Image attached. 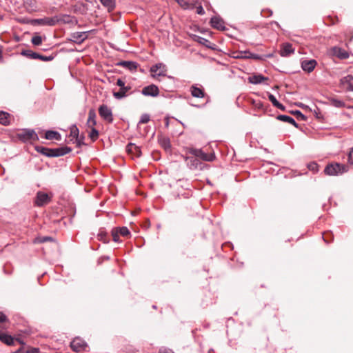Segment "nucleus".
Listing matches in <instances>:
<instances>
[{
	"mask_svg": "<svg viewBox=\"0 0 353 353\" xmlns=\"http://www.w3.org/2000/svg\"><path fill=\"white\" fill-rule=\"evenodd\" d=\"M83 139H84V136H83V135L78 136V139H76V141H77L78 145H81V144H83Z\"/></svg>",
	"mask_w": 353,
	"mask_h": 353,
	"instance_id": "obj_51",
	"label": "nucleus"
},
{
	"mask_svg": "<svg viewBox=\"0 0 353 353\" xmlns=\"http://www.w3.org/2000/svg\"><path fill=\"white\" fill-rule=\"evenodd\" d=\"M277 119L279 121H283V122L289 123L293 125L294 126H295L296 128H298V124L296 123L295 120L292 117H291L288 115H284V114L279 115L277 117Z\"/></svg>",
	"mask_w": 353,
	"mask_h": 353,
	"instance_id": "obj_28",
	"label": "nucleus"
},
{
	"mask_svg": "<svg viewBox=\"0 0 353 353\" xmlns=\"http://www.w3.org/2000/svg\"><path fill=\"white\" fill-rule=\"evenodd\" d=\"M268 79V77H265L262 74H254L248 78V81L252 84H259Z\"/></svg>",
	"mask_w": 353,
	"mask_h": 353,
	"instance_id": "obj_25",
	"label": "nucleus"
},
{
	"mask_svg": "<svg viewBox=\"0 0 353 353\" xmlns=\"http://www.w3.org/2000/svg\"><path fill=\"white\" fill-rule=\"evenodd\" d=\"M15 341L18 342L19 343L21 344L22 345H25V343L20 339H14V342Z\"/></svg>",
	"mask_w": 353,
	"mask_h": 353,
	"instance_id": "obj_57",
	"label": "nucleus"
},
{
	"mask_svg": "<svg viewBox=\"0 0 353 353\" xmlns=\"http://www.w3.org/2000/svg\"><path fill=\"white\" fill-rule=\"evenodd\" d=\"M99 116L102 119L106 121L108 123H112L114 121L112 111L110 108H109L105 104H102L99 106Z\"/></svg>",
	"mask_w": 353,
	"mask_h": 353,
	"instance_id": "obj_5",
	"label": "nucleus"
},
{
	"mask_svg": "<svg viewBox=\"0 0 353 353\" xmlns=\"http://www.w3.org/2000/svg\"><path fill=\"white\" fill-rule=\"evenodd\" d=\"M347 171L348 167L346 165L338 163L328 164L324 170L325 174L329 176L342 174Z\"/></svg>",
	"mask_w": 353,
	"mask_h": 353,
	"instance_id": "obj_2",
	"label": "nucleus"
},
{
	"mask_svg": "<svg viewBox=\"0 0 353 353\" xmlns=\"http://www.w3.org/2000/svg\"><path fill=\"white\" fill-rule=\"evenodd\" d=\"M8 321V318L2 312H0V323H4Z\"/></svg>",
	"mask_w": 353,
	"mask_h": 353,
	"instance_id": "obj_49",
	"label": "nucleus"
},
{
	"mask_svg": "<svg viewBox=\"0 0 353 353\" xmlns=\"http://www.w3.org/2000/svg\"><path fill=\"white\" fill-rule=\"evenodd\" d=\"M294 52V48L290 43H284L281 46L280 55L281 57H289Z\"/></svg>",
	"mask_w": 353,
	"mask_h": 353,
	"instance_id": "obj_18",
	"label": "nucleus"
},
{
	"mask_svg": "<svg viewBox=\"0 0 353 353\" xmlns=\"http://www.w3.org/2000/svg\"><path fill=\"white\" fill-rule=\"evenodd\" d=\"M347 161L350 164L353 165V147L348 152Z\"/></svg>",
	"mask_w": 353,
	"mask_h": 353,
	"instance_id": "obj_45",
	"label": "nucleus"
},
{
	"mask_svg": "<svg viewBox=\"0 0 353 353\" xmlns=\"http://www.w3.org/2000/svg\"><path fill=\"white\" fill-rule=\"evenodd\" d=\"M316 64L317 62L314 59L303 60L301 62V68L303 70L310 73L314 70Z\"/></svg>",
	"mask_w": 353,
	"mask_h": 353,
	"instance_id": "obj_19",
	"label": "nucleus"
},
{
	"mask_svg": "<svg viewBox=\"0 0 353 353\" xmlns=\"http://www.w3.org/2000/svg\"><path fill=\"white\" fill-rule=\"evenodd\" d=\"M176 1L183 9H194L193 3H189L187 0H176Z\"/></svg>",
	"mask_w": 353,
	"mask_h": 353,
	"instance_id": "obj_33",
	"label": "nucleus"
},
{
	"mask_svg": "<svg viewBox=\"0 0 353 353\" xmlns=\"http://www.w3.org/2000/svg\"><path fill=\"white\" fill-rule=\"evenodd\" d=\"M168 125H169V121H168V119H166L165 125L168 127Z\"/></svg>",
	"mask_w": 353,
	"mask_h": 353,
	"instance_id": "obj_59",
	"label": "nucleus"
},
{
	"mask_svg": "<svg viewBox=\"0 0 353 353\" xmlns=\"http://www.w3.org/2000/svg\"><path fill=\"white\" fill-rule=\"evenodd\" d=\"M32 43L34 46H39L42 43V38L41 36L35 35L31 39Z\"/></svg>",
	"mask_w": 353,
	"mask_h": 353,
	"instance_id": "obj_41",
	"label": "nucleus"
},
{
	"mask_svg": "<svg viewBox=\"0 0 353 353\" xmlns=\"http://www.w3.org/2000/svg\"><path fill=\"white\" fill-rule=\"evenodd\" d=\"M79 135V131L78 128L76 125H72L70 128V136L74 138L75 139H78V136Z\"/></svg>",
	"mask_w": 353,
	"mask_h": 353,
	"instance_id": "obj_39",
	"label": "nucleus"
},
{
	"mask_svg": "<svg viewBox=\"0 0 353 353\" xmlns=\"http://www.w3.org/2000/svg\"><path fill=\"white\" fill-rule=\"evenodd\" d=\"M97 239L104 243H108L110 241L107 232L103 228L99 230Z\"/></svg>",
	"mask_w": 353,
	"mask_h": 353,
	"instance_id": "obj_31",
	"label": "nucleus"
},
{
	"mask_svg": "<svg viewBox=\"0 0 353 353\" xmlns=\"http://www.w3.org/2000/svg\"><path fill=\"white\" fill-rule=\"evenodd\" d=\"M329 234H330L329 233H327V234H323V239L325 241V242H326L327 243H330L332 241V240H328L327 239V237L325 236V235H329Z\"/></svg>",
	"mask_w": 353,
	"mask_h": 353,
	"instance_id": "obj_55",
	"label": "nucleus"
},
{
	"mask_svg": "<svg viewBox=\"0 0 353 353\" xmlns=\"http://www.w3.org/2000/svg\"><path fill=\"white\" fill-rule=\"evenodd\" d=\"M12 353H25L23 347H21L17 350H16Z\"/></svg>",
	"mask_w": 353,
	"mask_h": 353,
	"instance_id": "obj_56",
	"label": "nucleus"
},
{
	"mask_svg": "<svg viewBox=\"0 0 353 353\" xmlns=\"http://www.w3.org/2000/svg\"><path fill=\"white\" fill-rule=\"evenodd\" d=\"M194 40L196 41H197L198 43H199L200 44H202V45L206 46L207 48H212V47L210 46L211 42L207 39H205V38L199 37V36H196V38Z\"/></svg>",
	"mask_w": 353,
	"mask_h": 353,
	"instance_id": "obj_34",
	"label": "nucleus"
},
{
	"mask_svg": "<svg viewBox=\"0 0 353 353\" xmlns=\"http://www.w3.org/2000/svg\"><path fill=\"white\" fill-rule=\"evenodd\" d=\"M141 94L147 97H156L159 94V90L156 85L151 84L144 87L141 90Z\"/></svg>",
	"mask_w": 353,
	"mask_h": 353,
	"instance_id": "obj_13",
	"label": "nucleus"
},
{
	"mask_svg": "<svg viewBox=\"0 0 353 353\" xmlns=\"http://www.w3.org/2000/svg\"><path fill=\"white\" fill-rule=\"evenodd\" d=\"M150 71L152 77L156 78V77L165 76L167 69L163 63H159L152 65Z\"/></svg>",
	"mask_w": 353,
	"mask_h": 353,
	"instance_id": "obj_11",
	"label": "nucleus"
},
{
	"mask_svg": "<svg viewBox=\"0 0 353 353\" xmlns=\"http://www.w3.org/2000/svg\"><path fill=\"white\" fill-rule=\"evenodd\" d=\"M44 137L48 140L55 139L57 141L61 140V134L58 132L53 130L46 131Z\"/></svg>",
	"mask_w": 353,
	"mask_h": 353,
	"instance_id": "obj_27",
	"label": "nucleus"
},
{
	"mask_svg": "<svg viewBox=\"0 0 353 353\" xmlns=\"http://www.w3.org/2000/svg\"><path fill=\"white\" fill-rule=\"evenodd\" d=\"M185 161L191 170H203L204 167V164L194 155L186 157L185 158Z\"/></svg>",
	"mask_w": 353,
	"mask_h": 353,
	"instance_id": "obj_7",
	"label": "nucleus"
},
{
	"mask_svg": "<svg viewBox=\"0 0 353 353\" xmlns=\"http://www.w3.org/2000/svg\"><path fill=\"white\" fill-rule=\"evenodd\" d=\"M19 139L23 142L30 140L37 141L39 137L33 130L26 129L17 134Z\"/></svg>",
	"mask_w": 353,
	"mask_h": 353,
	"instance_id": "obj_8",
	"label": "nucleus"
},
{
	"mask_svg": "<svg viewBox=\"0 0 353 353\" xmlns=\"http://www.w3.org/2000/svg\"><path fill=\"white\" fill-rule=\"evenodd\" d=\"M116 84L120 87V89L117 92H113V97L119 100L126 97L128 92L131 90V86L125 85V82L121 79H118Z\"/></svg>",
	"mask_w": 353,
	"mask_h": 353,
	"instance_id": "obj_4",
	"label": "nucleus"
},
{
	"mask_svg": "<svg viewBox=\"0 0 353 353\" xmlns=\"http://www.w3.org/2000/svg\"><path fill=\"white\" fill-rule=\"evenodd\" d=\"M52 197V194H48L46 192L39 191L37 193L34 203L39 207L46 205L51 201Z\"/></svg>",
	"mask_w": 353,
	"mask_h": 353,
	"instance_id": "obj_6",
	"label": "nucleus"
},
{
	"mask_svg": "<svg viewBox=\"0 0 353 353\" xmlns=\"http://www.w3.org/2000/svg\"><path fill=\"white\" fill-rule=\"evenodd\" d=\"M330 101L331 105L336 108H343L345 106V103L344 101L337 99L332 98L330 100Z\"/></svg>",
	"mask_w": 353,
	"mask_h": 353,
	"instance_id": "obj_37",
	"label": "nucleus"
},
{
	"mask_svg": "<svg viewBox=\"0 0 353 353\" xmlns=\"http://www.w3.org/2000/svg\"><path fill=\"white\" fill-rule=\"evenodd\" d=\"M10 115L9 113L1 111L0 112V124L3 125H8L10 124Z\"/></svg>",
	"mask_w": 353,
	"mask_h": 353,
	"instance_id": "obj_30",
	"label": "nucleus"
},
{
	"mask_svg": "<svg viewBox=\"0 0 353 353\" xmlns=\"http://www.w3.org/2000/svg\"><path fill=\"white\" fill-rule=\"evenodd\" d=\"M2 60V50L0 49V61Z\"/></svg>",
	"mask_w": 353,
	"mask_h": 353,
	"instance_id": "obj_58",
	"label": "nucleus"
},
{
	"mask_svg": "<svg viewBox=\"0 0 353 353\" xmlns=\"http://www.w3.org/2000/svg\"><path fill=\"white\" fill-rule=\"evenodd\" d=\"M308 168L310 170H312L314 172H316L318 170V164L316 163H312L308 165Z\"/></svg>",
	"mask_w": 353,
	"mask_h": 353,
	"instance_id": "obj_48",
	"label": "nucleus"
},
{
	"mask_svg": "<svg viewBox=\"0 0 353 353\" xmlns=\"http://www.w3.org/2000/svg\"><path fill=\"white\" fill-rule=\"evenodd\" d=\"M21 54L32 59H39L43 61H52L54 59V57L52 56H44L30 50L22 51Z\"/></svg>",
	"mask_w": 353,
	"mask_h": 353,
	"instance_id": "obj_9",
	"label": "nucleus"
},
{
	"mask_svg": "<svg viewBox=\"0 0 353 353\" xmlns=\"http://www.w3.org/2000/svg\"><path fill=\"white\" fill-rule=\"evenodd\" d=\"M334 52L336 56L340 59H347L349 57L348 52L341 48H335Z\"/></svg>",
	"mask_w": 353,
	"mask_h": 353,
	"instance_id": "obj_35",
	"label": "nucleus"
},
{
	"mask_svg": "<svg viewBox=\"0 0 353 353\" xmlns=\"http://www.w3.org/2000/svg\"><path fill=\"white\" fill-rule=\"evenodd\" d=\"M56 20L52 17H44L42 19H35L31 21L32 25L54 26L56 25Z\"/></svg>",
	"mask_w": 353,
	"mask_h": 353,
	"instance_id": "obj_14",
	"label": "nucleus"
},
{
	"mask_svg": "<svg viewBox=\"0 0 353 353\" xmlns=\"http://www.w3.org/2000/svg\"><path fill=\"white\" fill-rule=\"evenodd\" d=\"M86 33V32H74L71 34L69 40L74 43L81 44L87 39Z\"/></svg>",
	"mask_w": 353,
	"mask_h": 353,
	"instance_id": "obj_16",
	"label": "nucleus"
},
{
	"mask_svg": "<svg viewBox=\"0 0 353 353\" xmlns=\"http://www.w3.org/2000/svg\"><path fill=\"white\" fill-rule=\"evenodd\" d=\"M105 259L106 260H109V259H110V257H109V256H106V257H105Z\"/></svg>",
	"mask_w": 353,
	"mask_h": 353,
	"instance_id": "obj_60",
	"label": "nucleus"
},
{
	"mask_svg": "<svg viewBox=\"0 0 353 353\" xmlns=\"http://www.w3.org/2000/svg\"><path fill=\"white\" fill-rule=\"evenodd\" d=\"M244 54H248V55L245 54L244 57L250 58V59H256V60H261L262 59L260 55L251 53L249 51H244Z\"/></svg>",
	"mask_w": 353,
	"mask_h": 353,
	"instance_id": "obj_42",
	"label": "nucleus"
},
{
	"mask_svg": "<svg viewBox=\"0 0 353 353\" xmlns=\"http://www.w3.org/2000/svg\"><path fill=\"white\" fill-rule=\"evenodd\" d=\"M117 65L122 66L130 71H135L138 67V63L130 61H121L117 63Z\"/></svg>",
	"mask_w": 353,
	"mask_h": 353,
	"instance_id": "obj_22",
	"label": "nucleus"
},
{
	"mask_svg": "<svg viewBox=\"0 0 353 353\" xmlns=\"http://www.w3.org/2000/svg\"><path fill=\"white\" fill-rule=\"evenodd\" d=\"M245 55V54H244V52H239V54L235 56L234 57L235 58H245L244 56ZM246 55H248V54H246Z\"/></svg>",
	"mask_w": 353,
	"mask_h": 353,
	"instance_id": "obj_53",
	"label": "nucleus"
},
{
	"mask_svg": "<svg viewBox=\"0 0 353 353\" xmlns=\"http://www.w3.org/2000/svg\"><path fill=\"white\" fill-rule=\"evenodd\" d=\"M341 83L346 86L348 91H353V76L348 74L341 79Z\"/></svg>",
	"mask_w": 353,
	"mask_h": 353,
	"instance_id": "obj_24",
	"label": "nucleus"
},
{
	"mask_svg": "<svg viewBox=\"0 0 353 353\" xmlns=\"http://www.w3.org/2000/svg\"><path fill=\"white\" fill-rule=\"evenodd\" d=\"M126 151L128 154L132 155V157H139L141 155V151L139 146L134 143H129L126 146Z\"/></svg>",
	"mask_w": 353,
	"mask_h": 353,
	"instance_id": "obj_20",
	"label": "nucleus"
},
{
	"mask_svg": "<svg viewBox=\"0 0 353 353\" xmlns=\"http://www.w3.org/2000/svg\"><path fill=\"white\" fill-rule=\"evenodd\" d=\"M54 19L57 21L56 25L60 23L72 24L77 23V20L74 17L65 14L54 16Z\"/></svg>",
	"mask_w": 353,
	"mask_h": 353,
	"instance_id": "obj_10",
	"label": "nucleus"
},
{
	"mask_svg": "<svg viewBox=\"0 0 353 353\" xmlns=\"http://www.w3.org/2000/svg\"><path fill=\"white\" fill-rule=\"evenodd\" d=\"M53 241V239L50 236H43L42 238H39L38 239V242L39 243H45V242H47V241Z\"/></svg>",
	"mask_w": 353,
	"mask_h": 353,
	"instance_id": "obj_46",
	"label": "nucleus"
},
{
	"mask_svg": "<svg viewBox=\"0 0 353 353\" xmlns=\"http://www.w3.org/2000/svg\"><path fill=\"white\" fill-rule=\"evenodd\" d=\"M87 344L84 340L81 338L77 337L70 343V347L74 352H79L85 350Z\"/></svg>",
	"mask_w": 353,
	"mask_h": 353,
	"instance_id": "obj_12",
	"label": "nucleus"
},
{
	"mask_svg": "<svg viewBox=\"0 0 353 353\" xmlns=\"http://www.w3.org/2000/svg\"><path fill=\"white\" fill-rule=\"evenodd\" d=\"M101 3L105 7L109 12L114 10L116 6L115 0H99Z\"/></svg>",
	"mask_w": 353,
	"mask_h": 353,
	"instance_id": "obj_29",
	"label": "nucleus"
},
{
	"mask_svg": "<svg viewBox=\"0 0 353 353\" xmlns=\"http://www.w3.org/2000/svg\"><path fill=\"white\" fill-rule=\"evenodd\" d=\"M119 234L123 237L130 236V232L127 227H116L114 228Z\"/></svg>",
	"mask_w": 353,
	"mask_h": 353,
	"instance_id": "obj_36",
	"label": "nucleus"
},
{
	"mask_svg": "<svg viewBox=\"0 0 353 353\" xmlns=\"http://www.w3.org/2000/svg\"><path fill=\"white\" fill-rule=\"evenodd\" d=\"M158 142L159 145L166 151H170L171 144L170 140L168 137L160 136L158 137Z\"/></svg>",
	"mask_w": 353,
	"mask_h": 353,
	"instance_id": "obj_23",
	"label": "nucleus"
},
{
	"mask_svg": "<svg viewBox=\"0 0 353 353\" xmlns=\"http://www.w3.org/2000/svg\"><path fill=\"white\" fill-rule=\"evenodd\" d=\"M150 117L149 114H143L141 116V119H140L139 123H147L150 121Z\"/></svg>",
	"mask_w": 353,
	"mask_h": 353,
	"instance_id": "obj_44",
	"label": "nucleus"
},
{
	"mask_svg": "<svg viewBox=\"0 0 353 353\" xmlns=\"http://www.w3.org/2000/svg\"><path fill=\"white\" fill-rule=\"evenodd\" d=\"M294 114L299 116L302 120L306 119V117L303 114H302L299 110H296L294 112Z\"/></svg>",
	"mask_w": 353,
	"mask_h": 353,
	"instance_id": "obj_52",
	"label": "nucleus"
},
{
	"mask_svg": "<svg viewBox=\"0 0 353 353\" xmlns=\"http://www.w3.org/2000/svg\"><path fill=\"white\" fill-rule=\"evenodd\" d=\"M34 149L37 152L48 157H61L72 151V149L67 146L58 148H48L43 146L36 145L34 146Z\"/></svg>",
	"mask_w": 353,
	"mask_h": 353,
	"instance_id": "obj_1",
	"label": "nucleus"
},
{
	"mask_svg": "<svg viewBox=\"0 0 353 353\" xmlns=\"http://www.w3.org/2000/svg\"><path fill=\"white\" fill-rule=\"evenodd\" d=\"M268 99L272 102V105L274 107H276L280 110H283L285 109L284 105L283 104L280 103L272 94H268Z\"/></svg>",
	"mask_w": 353,
	"mask_h": 353,
	"instance_id": "obj_32",
	"label": "nucleus"
},
{
	"mask_svg": "<svg viewBox=\"0 0 353 353\" xmlns=\"http://www.w3.org/2000/svg\"><path fill=\"white\" fill-rule=\"evenodd\" d=\"M111 234H112V240L114 241V242H117V243H120L121 242V240L119 239V233L117 232V230L114 228L112 231H111Z\"/></svg>",
	"mask_w": 353,
	"mask_h": 353,
	"instance_id": "obj_40",
	"label": "nucleus"
},
{
	"mask_svg": "<svg viewBox=\"0 0 353 353\" xmlns=\"http://www.w3.org/2000/svg\"><path fill=\"white\" fill-rule=\"evenodd\" d=\"M188 153L195 156L199 161L211 162L216 158L214 153H205L201 149L191 148L188 149Z\"/></svg>",
	"mask_w": 353,
	"mask_h": 353,
	"instance_id": "obj_3",
	"label": "nucleus"
},
{
	"mask_svg": "<svg viewBox=\"0 0 353 353\" xmlns=\"http://www.w3.org/2000/svg\"><path fill=\"white\" fill-rule=\"evenodd\" d=\"M252 103L254 107L258 109H262L263 108V104L261 101H253Z\"/></svg>",
	"mask_w": 353,
	"mask_h": 353,
	"instance_id": "obj_47",
	"label": "nucleus"
},
{
	"mask_svg": "<svg viewBox=\"0 0 353 353\" xmlns=\"http://www.w3.org/2000/svg\"><path fill=\"white\" fill-rule=\"evenodd\" d=\"M190 91L191 92V94L193 97L195 98H203L205 97V92L202 88H199L196 85H192L190 88Z\"/></svg>",
	"mask_w": 353,
	"mask_h": 353,
	"instance_id": "obj_21",
	"label": "nucleus"
},
{
	"mask_svg": "<svg viewBox=\"0 0 353 353\" xmlns=\"http://www.w3.org/2000/svg\"><path fill=\"white\" fill-rule=\"evenodd\" d=\"M210 25L211 26L216 30H225V22L223 20L222 18H221L219 16H214L210 19Z\"/></svg>",
	"mask_w": 353,
	"mask_h": 353,
	"instance_id": "obj_15",
	"label": "nucleus"
},
{
	"mask_svg": "<svg viewBox=\"0 0 353 353\" xmlns=\"http://www.w3.org/2000/svg\"><path fill=\"white\" fill-rule=\"evenodd\" d=\"M91 131L89 133V137L92 141H95L99 137V131L94 128H90Z\"/></svg>",
	"mask_w": 353,
	"mask_h": 353,
	"instance_id": "obj_38",
	"label": "nucleus"
},
{
	"mask_svg": "<svg viewBox=\"0 0 353 353\" xmlns=\"http://www.w3.org/2000/svg\"><path fill=\"white\" fill-rule=\"evenodd\" d=\"M3 327L0 325V341L6 344L7 345H14V338L11 335L8 334L2 331Z\"/></svg>",
	"mask_w": 353,
	"mask_h": 353,
	"instance_id": "obj_17",
	"label": "nucleus"
},
{
	"mask_svg": "<svg viewBox=\"0 0 353 353\" xmlns=\"http://www.w3.org/2000/svg\"><path fill=\"white\" fill-rule=\"evenodd\" d=\"M96 113H95V111L94 110H90L89 112H88V121H87V125L88 126V128H92V127H94L97 124V121H96Z\"/></svg>",
	"mask_w": 353,
	"mask_h": 353,
	"instance_id": "obj_26",
	"label": "nucleus"
},
{
	"mask_svg": "<svg viewBox=\"0 0 353 353\" xmlns=\"http://www.w3.org/2000/svg\"><path fill=\"white\" fill-rule=\"evenodd\" d=\"M352 108H353V106Z\"/></svg>",
	"mask_w": 353,
	"mask_h": 353,
	"instance_id": "obj_61",
	"label": "nucleus"
},
{
	"mask_svg": "<svg viewBox=\"0 0 353 353\" xmlns=\"http://www.w3.org/2000/svg\"><path fill=\"white\" fill-rule=\"evenodd\" d=\"M193 4L194 5V8L196 9V12L198 14L203 15L205 14V11L203 8V6L201 4H199L198 6H196V4H197L196 2L193 3Z\"/></svg>",
	"mask_w": 353,
	"mask_h": 353,
	"instance_id": "obj_43",
	"label": "nucleus"
},
{
	"mask_svg": "<svg viewBox=\"0 0 353 353\" xmlns=\"http://www.w3.org/2000/svg\"><path fill=\"white\" fill-rule=\"evenodd\" d=\"M159 353H174V352L172 351L171 350L163 349L160 350Z\"/></svg>",
	"mask_w": 353,
	"mask_h": 353,
	"instance_id": "obj_54",
	"label": "nucleus"
},
{
	"mask_svg": "<svg viewBox=\"0 0 353 353\" xmlns=\"http://www.w3.org/2000/svg\"><path fill=\"white\" fill-rule=\"evenodd\" d=\"M26 353H40L39 349L36 347H32L28 350Z\"/></svg>",
	"mask_w": 353,
	"mask_h": 353,
	"instance_id": "obj_50",
	"label": "nucleus"
}]
</instances>
